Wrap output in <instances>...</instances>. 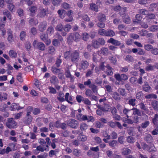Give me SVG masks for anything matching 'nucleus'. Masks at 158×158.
Instances as JSON below:
<instances>
[{
  "label": "nucleus",
  "instance_id": "obj_1",
  "mask_svg": "<svg viewBox=\"0 0 158 158\" xmlns=\"http://www.w3.org/2000/svg\"><path fill=\"white\" fill-rule=\"evenodd\" d=\"M70 59L71 61L73 63H76L78 62L79 59V52L77 50L71 52Z\"/></svg>",
  "mask_w": 158,
  "mask_h": 158
},
{
  "label": "nucleus",
  "instance_id": "obj_2",
  "mask_svg": "<svg viewBox=\"0 0 158 158\" xmlns=\"http://www.w3.org/2000/svg\"><path fill=\"white\" fill-rule=\"evenodd\" d=\"M34 48L41 51L44 50L45 46L44 44L42 42H38L37 40H34L33 43Z\"/></svg>",
  "mask_w": 158,
  "mask_h": 158
},
{
  "label": "nucleus",
  "instance_id": "obj_3",
  "mask_svg": "<svg viewBox=\"0 0 158 158\" xmlns=\"http://www.w3.org/2000/svg\"><path fill=\"white\" fill-rule=\"evenodd\" d=\"M6 126L9 128H14L16 127V123L14 118H8L6 123Z\"/></svg>",
  "mask_w": 158,
  "mask_h": 158
},
{
  "label": "nucleus",
  "instance_id": "obj_4",
  "mask_svg": "<svg viewBox=\"0 0 158 158\" xmlns=\"http://www.w3.org/2000/svg\"><path fill=\"white\" fill-rule=\"evenodd\" d=\"M67 124L70 127L75 129L78 127L79 123L76 120L72 119L67 121Z\"/></svg>",
  "mask_w": 158,
  "mask_h": 158
},
{
  "label": "nucleus",
  "instance_id": "obj_5",
  "mask_svg": "<svg viewBox=\"0 0 158 158\" xmlns=\"http://www.w3.org/2000/svg\"><path fill=\"white\" fill-rule=\"evenodd\" d=\"M97 107L103 112L108 111L110 108V106L108 104L104 103L103 105L98 104Z\"/></svg>",
  "mask_w": 158,
  "mask_h": 158
},
{
  "label": "nucleus",
  "instance_id": "obj_6",
  "mask_svg": "<svg viewBox=\"0 0 158 158\" xmlns=\"http://www.w3.org/2000/svg\"><path fill=\"white\" fill-rule=\"evenodd\" d=\"M89 63L85 60H82L80 61L79 66L81 69L85 70L88 68Z\"/></svg>",
  "mask_w": 158,
  "mask_h": 158
},
{
  "label": "nucleus",
  "instance_id": "obj_7",
  "mask_svg": "<svg viewBox=\"0 0 158 158\" xmlns=\"http://www.w3.org/2000/svg\"><path fill=\"white\" fill-rule=\"evenodd\" d=\"M64 27L61 24H58L55 27V29L57 31H60L61 35L63 36H65L67 35V33L63 31Z\"/></svg>",
  "mask_w": 158,
  "mask_h": 158
},
{
  "label": "nucleus",
  "instance_id": "obj_8",
  "mask_svg": "<svg viewBox=\"0 0 158 158\" xmlns=\"http://www.w3.org/2000/svg\"><path fill=\"white\" fill-rule=\"evenodd\" d=\"M48 10L47 9H40V12L37 16L39 18H43L48 14Z\"/></svg>",
  "mask_w": 158,
  "mask_h": 158
},
{
  "label": "nucleus",
  "instance_id": "obj_9",
  "mask_svg": "<svg viewBox=\"0 0 158 158\" xmlns=\"http://www.w3.org/2000/svg\"><path fill=\"white\" fill-rule=\"evenodd\" d=\"M32 119L33 117L30 114H26L24 118L23 122L27 125L30 124L31 123Z\"/></svg>",
  "mask_w": 158,
  "mask_h": 158
},
{
  "label": "nucleus",
  "instance_id": "obj_10",
  "mask_svg": "<svg viewBox=\"0 0 158 158\" xmlns=\"http://www.w3.org/2000/svg\"><path fill=\"white\" fill-rule=\"evenodd\" d=\"M47 25V23L45 21L40 22L38 26L39 30L41 32L44 31L46 29Z\"/></svg>",
  "mask_w": 158,
  "mask_h": 158
},
{
  "label": "nucleus",
  "instance_id": "obj_11",
  "mask_svg": "<svg viewBox=\"0 0 158 158\" xmlns=\"http://www.w3.org/2000/svg\"><path fill=\"white\" fill-rule=\"evenodd\" d=\"M142 89L144 91L148 93L151 91V88L147 82H145V84L142 85Z\"/></svg>",
  "mask_w": 158,
  "mask_h": 158
},
{
  "label": "nucleus",
  "instance_id": "obj_12",
  "mask_svg": "<svg viewBox=\"0 0 158 158\" xmlns=\"http://www.w3.org/2000/svg\"><path fill=\"white\" fill-rule=\"evenodd\" d=\"M89 126L85 123H82L80 125V128L82 131H86L89 129Z\"/></svg>",
  "mask_w": 158,
  "mask_h": 158
},
{
  "label": "nucleus",
  "instance_id": "obj_13",
  "mask_svg": "<svg viewBox=\"0 0 158 158\" xmlns=\"http://www.w3.org/2000/svg\"><path fill=\"white\" fill-rule=\"evenodd\" d=\"M7 40L9 42L11 43L14 41V39L11 31L9 29L7 32Z\"/></svg>",
  "mask_w": 158,
  "mask_h": 158
},
{
  "label": "nucleus",
  "instance_id": "obj_14",
  "mask_svg": "<svg viewBox=\"0 0 158 158\" xmlns=\"http://www.w3.org/2000/svg\"><path fill=\"white\" fill-rule=\"evenodd\" d=\"M144 140L147 143H151L153 142V139L152 136L149 134H147L144 138Z\"/></svg>",
  "mask_w": 158,
  "mask_h": 158
},
{
  "label": "nucleus",
  "instance_id": "obj_15",
  "mask_svg": "<svg viewBox=\"0 0 158 158\" xmlns=\"http://www.w3.org/2000/svg\"><path fill=\"white\" fill-rule=\"evenodd\" d=\"M108 43H110L116 46L119 45L121 43L120 41L115 40L112 38L108 40L107 41Z\"/></svg>",
  "mask_w": 158,
  "mask_h": 158
},
{
  "label": "nucleus",
  "instance_id": "obj_16",
  "mask_svg": "<svg viewBox=\"0 0 158 158\" xmlns=\"http://www.w3.org/2000/svg\"><path fill=\"white\" fill-rule=\"evenodd\" d=\"M30 11V15L31 16H34L35 15V13L37 11V7L34 6H32L29 8Z\"/></svg>",
  "mask_w": 158,
  "mask_h": 158
},
{
  "label": "nucleus",
  "instance_id": "obj_17",
  "mask_svg": "<svg viewBox=\"0 0 158 158\" xmlns=\"http://www.w3.org/2000/svg\"><path fill=\"white\" fill-rule=\"evenodd\" d=\"M40 38L44 42H47L48 43H47V45L48 44L50 43V40H49V41H48V35L44 34L42 33L40 35Z\"/></svg>",
  "mask_w": 158,
  "mask_h": 158
},
{
  "label": "nucleus",
  "instance_id": "obj_18",
  "mask_svg": "<svg viewBox=\"0 0 158 158\" xmlns=\"http://www.w3.org/2000/svg\"><path fill=\"white\" fill-rule=\"evenodd\" d=\"M50 82L51 84L55 85L59 83V80L56 76L53 75L50 77Z\"/></svg>",
  "mask_w": 158,
  "mask_h": 158
},
{
  "label": "nucleus",
  "instance_id": "obj_19",
  "mask_svg": "<svg viewBox=\"0 0 158 158\" xmlns=\"http://www.w3.org/2000/svg\"><path fill=\"white\" fill-rule=\"evenodd\" d=\"M112 97L116 101H119L121 99L119 94L117 92H114L111 94Z\"/></svg>",
  "mask_w": 158,
  "mask_h": 158
},
{
  "label": "nucleus",
  "instance_id": "obj_20",
  "mask_svg": "<svg viewBox=\"0 0 158 158\" xmlns=\"http://www.w3.org/2000/svg\"><path fill=\"white\" fill-rule=\"evenodd\" d=\"M106 67L107 70L105 72L108 75H112L113 74L112 68L108 64L106 65Z\"/></svg>",
  "mask_w": 158,
  "mask_h": 158
},
{
  "label": "nucleus",
  "instance_id": "obj_21",
  "mask_svg": "<svg viewBox=\"0 0 158 158\" xmlns=\"http://www.w3.org/2000/svg\"><path fill=\"white\" fill-rule=\"evenodd\" d=\"M100 52L102 54L105 55H107L109 54H110L109 51L108 49L105 47H102L100 49Z\"/></svg>",
  "mask_w": 158,
  "mask_h": 158
},
{
  "label": "nucleus",
  "instance_id": "obj_22",
  "mask_svg": "<svg viewBox=\"0 0 158 158\" xmlns=\"http://www.w3.org/2000/svg\"><path fill=\"white\" fill-rule=\"evenodd\" d=\"M97 18L99 21L101 22H103L106 19L105 15L102 13H99Z\"/></svg>",
  "mask_w": 158,
  "mask_h": 158
},
{
  "label": "nucleus",
  "instance_id": "obj_23",
  "mask_svg": "<svg viewBox=\"0 0 158 158\" xmlns=\"http://www.w3.org/2000/svg\"><path fill=\"white\" fill-rule=\"evenodd\" d=\"M109 145L112 148L114 149L118 145V143L116 140H113L109 142Z\"/></svg>",
  "mask_w": 158,
  "mask_h": 158
},
{
  "label": "nucleus",
  "instance_id": "obj_24",
  "mask_svg": "<svg viewBox=\"0 0 158 158\" xmlns=\"http://www.w3.org/2000/svg\"><path fill=\"white\" fill-rule=\"evenodd\" d=\"M58 97H57V99L60 102H63L65 101V98H64V96L63 93L60 92L58 94Z\"/></svg>",
  "mask_w": 158,
  "mask_h": 158
},
{
  "label": "nucleus",
  "instance_id": "obj_25",
  "mask_svg": "<svg viewBox=\"0 0 158 158\" xmlns=\"http://www.w3.org/2000/svg\"><path fill=\"white\" fill-rule=\"evenodd\" d=\"M90 9L92 10H94L95 12L98 11V6L96 4L92 3L90 5Z\"/></svg>",
  "mask_w": 158,
  "mask_h": 158
},
{
  "label": "nucleus",
  "instance_id": "obj_26",
  "mask_svg": "<svg viewBox=\"0 0 158 158\" xmlns=\"http://www.w3.org/2000/svg\"><path fill=\"white\" fill-rule=\"evenodd\" d=\"M69 94L68 93H67L65 94V100L68 102L69 103L72 104L73 102L70 101H72L73 99L71 96H69Z\"/></svg>",
  "mask_w": 158,
  "mask_h": 158
},
{
  "label": "nucleus",
  "instance_id": "obj_27",
  "mask_svg": "<svg viewBox=\"0 0 158 158\" xmlns=\"http://www.w3.org/2000/svg\"><path fill=\"white\" fill-rule=\"evenodd\" d=\"M152 106L155 110L158 111V102L155 100L152 102Z\"/></svg>",
  "mask_w": 158,
  "mask_h": 158
},
{
  "label": "nucleus",
  "instance_id": "obj_28",
  "mask_svg": "<svg viewBox=\"0 0 158 158\" xmlns=\"http://www.w3.org/2000/svg\"><path fill=\"white\" fill-rule=\"evenodd\" d=\"M7 95L6 93H2L0 92V102H2L7 99Z\"/></svg>",
  "mask_w": 158,
  "mask_h": 158
},
{
  "label": "nucleus",
  "instance_id": "obj_29",
  "mask_svg": "<svg viewBox=\"0 0 158 158\" xmlns=\"http://www.w3.org/2000/svg\"><path fill=\"white\" fill-rule=\"evenodd\" d=\"M115 35V32L111 30H106L105 36H107L112 37Z\"/></svg>",
  "mask_w": 158,
  "mask_h": 158
},
{
  "label": "nucleus",
  "instance_id": "obj_30",
  "mask_svg": "<svg viewBox=\"0 0 158 158\" xmlns=\"http://www.w3.org/2000/svg\"><path fill=\"white\" fill-rule=\"evenodd\" d=\"M122 154L124 155H126L131 153V150L127 148H123L122 149Z\"/></svg>",
  "mask_w": 158,
  "mask_h": 158
},
{
  "label": "nucleus",
  "instance_id": "obj_31",
  "mask_svg": "<svg viewBox=\"0 0 158 158\" xmlns=\"http://www.w3.org/2000/svg\"><path fill=\"white\" fill-rule=\"evenodd\" d=\"M3 15L7 17L9 19H11V15L10 13L7 10H5L3 11Z\"/></svg>",
  "mask_w": 158,
  "mask_h": 158
},
{
  "label": "nucleus",
  "instance_id": "obj_32",
  "mask_svg": "<svg viewBox=\"0 0 158 158\" xmlns=\"http://www.w3.org/2000/svg\"><path fill=\"white\" fill-rule=\"evenodd\" d=\"M123 114L126 115V117L127 118H129V117H131L129 115L130 114L131 112V110L128 109L126 108H124L123 110Z\"/></svg>",
  "mask_w": 158,
  "mask_h": 158
},
{
  "label": "nucleus",
  "instance_id": "obj_33",
  "mask_svg": "<svg viewBox=\"0 0 158 158\" xmlns=\"http://www.w3.org/2000/svg\"><path fill=\"white\" fill-rule=\"evenodd\" d=\"M139 106L141 110H144L147 113H148V111L149 110L143 103H140Z\"/></svg>",
  "mask_w": 158,
  "mask_h": 158
},
{
  "label": "nucleus",
  "instance_id": "obj_34",
  "mask_svg": "<svg viewBox=\"0 0 158 158\" xmlns=\"http://www.w3.org/2000/svg\"><path fill=\"white\" fill-rule=\"evenodd\" d=\"M51 70L53 73L55 74H58L61 71L60 69L57 68L55 67H52Z\"/></svg>",
  "mask_w": 158,
  "mask_h": 158
},
{
  "label": "nucleus",
  "instance_id": "obj_35",
  "mask_svg": "<svg viewBox=\"0 0 158 158\" xmlns=\"http://www.w3.org/2000/svg\"><path fill=\"white\" fill-rule=\"evenodd\" d=\"M92 45L95 48H97L99 47L98 41L96 40H93L92 42Z\"/></svg>",
  "mask_w": 158,
  "mask_h": 158
},
{
  "label": "nucleus",
  "instance_id": "obj_36",
  "mask_svg": "<svg viewBox=\"0 0 158 158\" xmlns=\"http://www.w3.org/2000/svg\"><path fill=\"white\" fill-rule=\"evenodd\" d=\"M77 119L79 120L84 121V119L86 117V115H83L81 114H78L77 115Z\"/></svg>",
  "mask_w": 158,
  "mask_h": 158
},
{
  "label": "nucleus",
  "instance_id": "obj_37",
  "mask_svg": "<svg viewBox=\"0 0 158 158\" xmlns=\"http://www.w3.org/2000/svg\"><path fill=\"white\" fill-rule=\"evenodd\" d=\"M73 40L75 41H77L81 37V35L78 32H76L73 33Z\"/></svg>",
  "mask_w": 158,
  "mask_h": 158
},
{
  "label": "nucleus",
  "instance_id": "obj_38",
  "mask_svg": "<svg viewBox=\"0 0 158 158\" xmlns=\"http://www.w3.org/2000/svg\"><path fill=\"white\" fill-rule=\"evenodd\" d=\"M86 117L84 121L87 120L88 122H94L95 120L94 117L92 116L86 115Z\"/></svg>",
  "mask_w": 158,
  "mask_h": 158
},
{
  "label": "nucleus",
  "instance_id": "obj_39",
  "mask_svg": "<svg viewBox=\"0 0 158 158\" xmlns=\"http://www.w3.org/2000/svg\"><path fill=\"white\" fill-rule=\"evenodd\" d=\"M157 96L156 94H149L146 95L145 96V98L146 99L154 98L156 99L157 98Z\"/></svg>",
  "mask_w": 158,
  "mask_h": 158
},
{
  "label": "nucleus",
  "instance_id": "obj_40",
  "mask_svg": "<svg viewBox=\"0 0 158 158\" xmlns=\"http://www.w3.org/2000/svg\"><path fill=\"white\" fill-rule=\"evenodd\" d=\"M138 12L140 15H146L148 14V12L147 10L139 9L138 10Z\"/></svg>",
  "mask_w": 158,
  "mask_h": 158
},
{
  "label": "nucleus",
  "instance_id": "obj_41",
  "mask_svg": "<svg viewBox=\"0 0 158 158\" xmlns=\"http://www.w3.org/2000/svg\"><path fill=\"white\" fill-rule=\"evenodd\" d=\"M9 56L12 58H15L17 55L16 52L12 50L9 51Z\"/></svg>",
  "mask_w": 158,
  "mask_h": 158
},
{
  "label": "nucleus",
  "instance_id": "obj_42",
  "mask_svg": "<svg viewBox=\"0 0 158 158\" xmlns=\"http://www.w3.org/2000/svg\"><path fill=\"white\" fill-rule=\"evenodd\" d=\"M148 29L151 31H156L158 30V25H152L150 26Z\"/></svg>",
  "mask_w": 158,
  "mask_h": 158
},
{
  "label": "nucleus",
  "instance_id": "obj_43",
  "mask_svg": "<svg viewBox=\"0 0 158 158\" xmlns=\"http://www.w3.org/2000/svg\"><path fill=\"white\" fill-rule=\"evenodd\" d=\"M118 91L121 95L123 96H125L127 94L125 90L124 89L119 88L118 89Z\"/></svg>",
  "mask_w": 158,
  "mask_h": 158
},
{
  "label": "nucleus",
  "instance_id": "obj_44",
  "mask_svg": "<svg viewBox=\"0 0 158 158\" xmlns=\"http://www.w3.org/2000/svg\"><path fill=\"white\" fill-rule=\"evenodd\" d=\"M71 53L70 51H68L64 53V57L66 59H70L71 55Z\"/></svg>",
  "mask_w": 158,
  "mask_h": 158
},
{
  "label": "nucleus",
  "instance_id": "obj_45",
  "mask_svg": "<svg viewBox=\"0 0 158 158\" xmlns=\"http://www.w3.org/2000/svg\"><path fill=\"white\" fill-rule=\"evenodd\" d=\"M83 56L84 58L86 60H89L90 59L91 55L88 52H83Z\"/></svg>",
  "mask_w": 158,
  "mask_h": 158
},
{
  "label": "nucleus",
  "instance_id": "obj_46",
  "mask_svg": "<svg viewBox=\"0 0 158 158\" xmlns=\"http://www.w3.org/2000/svg\"><path fill=\"white\" fill-rule=\"evenodd\" d=\"M19 105V104L14 103L12 104L10 109L11 111H14L17 109L18 106Z\"/></svg>",
  "mask_w": 158,
  "mask_h": 158
},
{
  "label": "nucleus",
  "instance_id": "obj_47",
  "mask_svg": "<svg viewBox=\"0 0 158 158\" xmlns=\"http://www.w3.org/2000/svg\"><path fill=\"white\" fill-rule=\"evenodd\" d=\"M145 78V77H140L137 80V83L140 85H141L143 82L145 84V82H147L144 80V79Z\"/></svg>",
  "mask_w": 158,
  "mask_h": 158
},
{
  "label": "nucleus",
  "instance_id": "obj_48",
  "mask_svg": "<svg viewBox=\"0 0 158 158\" xmlns=\"http://www.w3.org/2000/svg\"><path fill=\"white\" fill-rule=\"evenodd\" d=\"M125 60L126 61L129 62H132L134 61L133 57L130 55H127Z\"/></svg>",
  "mask_w": 158,
  "mask_h": 158
},
{
  "label": "nucleus",
  "instance_id": "obj_49",
  "mask_svg": "<svg viewBox=\"0 0 158 158\" xmlns=\"http://www.w3.org/2000/svg\"><path fill=\"white\" fill-rule=\"evenodd\" d=\"M67 41L69 44H71L74 40L73 36L72 33H70L67 38Z\"/></svg>",
  "mask_w": 158,
  "mask_h": 158
},
{
  "label": "nucleus",
  "instance_id": "obj_50",
  "mask_svg": "<svg viewBox=\"0 0 158 158\" xmlns=\"http://www.w3.org/2000/svg\"><path fill=\"white\" fill-rule=\"evenodd\" d=\"M85 98L81 95H77L76 97V99L78 103L83 102Z\"/></svg>",
  "mask_w": 158,
  "mask_h": 158
},
{
  "label": "nucleus",
  "instance_id": "obj_51",
  "mask_svg": "<svg viewBox=\"0 0 158 158\" xmlns=\"http://www.w3.org/2000/svg\"><path fill=\"white\" fill-rule=\"evenodd\" d=\"M135 101L136 99L135 98L130 99L129 100L128 103L129 105L134 106L136 105L135 103Z\"/></svg>",
  "mask_w": 158,
  "mask_h": 158
},
{
  "label": "nucleus",
  "instance_id": "obj_52",
  "mask_svg": "<svg viewBox=\"0 0 158 158\" xmlns=\"http://www.w3.org/2000/svg\"><path fill=\"white\" fill-rule=\"evenodd\" d=\"M71 28V26L70 25L67 24L64 27L63 31L64 30V31L66 33L69 32Z\"/></svg>",
  "mask_w": 158,
  "mask_h": 158
},
{
  "label": "nucleus",
  "instance_id": "obj_53",
  "mask_svg": "<svg viewBox=\"0 0 158 158\" xmlns=\"http://www.w3.org/2000/svg\"><path fill=\"white\" fill-rule=\"evenodd\" d=\"M145 70L147 71H153L154 70V66L151 64H149L147 66L145 69Z\"/></svg>",
  "mask_w": 158,
  "mask_h": 158
},
{
  "label": "nucleus",
  "instance_id": "obj_54",
  "mask_svg": "<svg viewBox=\"0 0 158 158\" xmlns=\"http://www.w3.org/2000/svg\"><path fill=\"white\" fill-rule=\"evenodd\" d=\"M150 123L148 121H146L142 123L141 127L142 128L145 129L148 126Z\"/></svg>",
  "mask_w": 158,
  "mask_h": 158
},
{
  "label": "nucleus",
  "instance_id": "obj_55",
  "mask_svg": "<svg viewBox=\"0 0 158 158\" xmlns=\"http://www.w3.org/2000/svg\"><path fill=\"white\" fill-rule=\"evenodd\" d=\"M29 23L31 25H36L38 23V21H35L34 18H31L29 20Z\"/></svg>",
  "mask_w": 158,
  "mask_h": 158
},
{
  "label": "nucleus",
  "instance_id": "obj_56",
  "mask_svg": "<svg viewBox=\"0 0 158 158\" xmlns=\"http://www.w3.org/2000/svg\"><path fill=\"white\" fill-rule=\"evenodd\" d=\"M158 121V114H156L152 120V122L154 124H157Z\"/></svg>",
  "mask_w": 158,
  "mask_h": 158
},
{
  "label": "nucleus",
  "instance_id": "obj_57",
  "mask_svg": "<svg viewBox=\"0 0 158 158\" xmlns=\"http://www.w3.org/2000/svg\"><path fill=\"white\" fill-rule=\"evenodd\" d=\"M22 74L20 73H18L17 76V79L18 81L20 82H22L23 81L22 78Z\"/></svg>",
  "mask_w": 158,
  "mask_h": 158
},
{
  "label": "nucleus",
  "instance_id": "obj_58",
  "mask_svg": "<svg viewBox=\"0 0 158 158\" xmlns=\"http://www.w3.org/2000/svg\"><path fill=\"white\" fill-rule=\"evenodd\" d=\"M47 33L50 35H52L54 32V28L52 27H49L47 31Z\"/></svg>",
  "mask_w": 158,
  "mask_h": 158
},
{
  "label": "nucleus",
  "instance_id": "obj_59",
  "mask_svg": "<svg viewBox=\"0 0 158 158\" xmlns=\"http://www.w3.org/2000/svg\"><path fill=\"white\" fill-rule=\"evenodd\" d=\"M26 32L24 31H22L20 34V40L22 41H23L25 37H26Z\"/></svg>",
  "mask_w": 158,
  "mask_h": 158
},
{
  "label": "nucleus",
  "instance_id": "obj_60",
  "mask_svg": "<svg viewBox=\"0 0 158 158\" xmlns=\"http://www.w3.org/2000/svg\"><path fill=\"white\" fill-rule=\"evenodd\" d=\"M61 0H52V4L54 6H58L60 4Z\"/></svg>",
  "mask_w": 158,
  "mask_h": 158
},
{
  "label": "nucleus",
  "instance_id": "obj_61",
  "mask_svg": "<svg viewBox=\"0 0 158 158\" xmlns=\"http://www.w3.org/2000/svg\"><path fill=\"white\" fill-rule=\"evenodd\" d=\"M81 152V151L80 150H78L77 149H74L73 150V154L74 155L78 156H79L80 153Z\"/></svg>",
  "mask_w": 158,
  "mask_h": 158
},
{
  "label": "nucleus",
  "instance_id": "obj_62",
  "mask_svg": "<svg viewBox=\"0 0 158 158\" xmlns=\"http://www.w3.org/2000/svg\"><path fill=\"white\" fill-rule=\"evenodd\" d=\"M127 140L128 143H133L134 142V138L131 136H128L127 137Z\"/></svg>",
  "mask_w": 158,
  "mask_h": 158
},
{
  "label": "nucleus",
  "instance_id": "obj_63",
  "mask_svg": "<svg viewBox=\"0 0 158 158\" xmlns=\"http://www.w3.org/2000/svg\"><path fill=\"white\" fill-rule=\"evenodd\" d=\"M144 47L145 50L149 51L152 50L153 47L152 45L148 44L144 45Z\"/></svg>",
  "mask_w": 158,
  "mask_h": 158
},
{
  "label": "nucleus",
  "instance_id": "obj_64",
  "mask_svg": "<svg viewBox=\"0 0 158 158\" xmlns=\"http://www.w3.org/2000/svg\"><path fill=\"white\" fill-rule=\"evenodd\" d=\"M151 53L154 55H158V49L157 48H154L153 47L152 50H150Z\"/></svg>",
  "mask_w": 158,
  "mask_h": 158
}]
</instances>
